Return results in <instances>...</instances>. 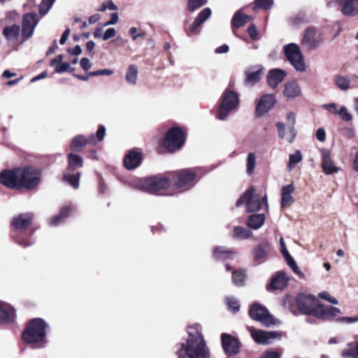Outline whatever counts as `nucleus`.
<instances>
[{
  "label": "nucleus",
  "instance_id": "nucleus-1",
  "mask_svg": "<svg viewBox=\"0 0 358 358\" xmlns=\"http://www.w3.org/2000/svg\"><path fill=\"white\" fill-rule=\"evenodd\" d=\"M188 338L177 351L178 358H209L210 352L200 324L188 327Z\"/></svg>",
  "mask_w": 358,
  "mask_h": 358
},
{
  "label": "nucleus",
  "instance_id": "nucleus-2",
  "mask_svg": "<svg viewBox=\"0 0 358 358\" xmlns=\"http://www.w3.org/2000/svg\"><path fill=\"white\" fill-rule=\"evenodd\" d=\"M45 328L46 324L43 320L33 319L22 332L23 341L34 348L44 347L46 336Z\"/></svg>",
  "mask_w": 358,
  "mask_h": 358
},
{
  "label": "nucleus",
  "instance_id": "nucleus-3",
  "mask_svg": "<svg viewBox=\"0 0 358 358\" xmlns=\"http://www.w3.org/2000/svg\"><path fill=\"white\" fill-rule=\"evenodd\" d=\"M296 302L301 313H341V310L338 308H326L311 294H300L297 296Z\"/></svg>",
  "mask_w": 358,
  "mask_h": 358
},
{
  "label": "nucleus",
  "instance_id": "nucleus-4",
  "mask_svg": "<svg viewBox=\"0 0 358 358\" xmlns=\"http://www.w3.org/2000/svg\"><path fill=\"white\" fill-rule=\"evenodd\" d=\"M170 184L171 182L167 178L158 176L135 178L129 182L131 187L148 193H155L160 189H166Z\"/></svg>",
  "mask_w": 358,
  "mask_h": 358
},
{
  "label": "nucleus",
  "instance_id": "nucleus-5",
  "mask_svg": "<svg viewBox=\"0 0 358 358\" xmlns=\"http://www.w3.org/2000/svg\"><path fill=\"white\" fill-rule=\"evenodd\" d=\"M244 204L247 212H255L261 209L263 205L267 209L268 207L267 196L265 194L261 196L257 193L254 187L248 189L237 201L236 206H240Z\"/></svg>",
  "mask_w": 358,
  "mask_h": 358
},
{
  "label": "nucleus",
  "instance_id": "nucleus-6",
  "mask_svg": "<svg viewBox=\"0 0 358 358\" xmlns=\"http://www.w3.org/2000/svg\"><path fill=\"white\" fill-rule=\"evenodd\" d=\"M68 157V168L63 174L62 181L77 189L79 187L80 173L79 172L73 173V171L83 166V160L81 157L73 153H70Z\"/></svg>",
  "mask_w": 358,
  "mask_h": 358
},
{
  "label": "nucleus",
  "instance_id": "nucleus-7",
  "mask_svg": "<svg viewBox=\"0 0 358 358\" xmlns=\"http://www.w3.org/2000/svg\"><path fill=\"white\" fill-rule=\"evenodd\" d=\"M239 103L238 95L236 92L227 89L222 94V101L219 107L217 118L224 121L227 120L230 113Z\"/></svg>",
  "mask_w": 358,
  "mask_h": 358
},
{
  "label": "nucleus",
  "instance_id": "nucleus-8",
  "mask_svg": "<svg viewBox=\"0 0 358 358\" xmlns=\"http://www.w3.org/2000/svg\"><path fill=\"white\" fill-rule=\"evenodd\" d=\"M19 188L33 189L40 182L41 173L34 167L18 168Z\"/></svg>",
  "mask_w": 358,
  "mask_h": 358
},
{
  "label": "nucleus",
  "instance_id": "nucleus-9",
  "mask_svg": "<svg viewBox=\"0 0 358 358\" xmlns=\"http://www.w3.org/2000/svg\"><path fill=\"white\" fill-rule=\"evenodd\" d=\"M283 52L287 59L296 71L303 72L306 64L299 46L296 43H289L283 47Z\"/></svg>",
  "mask_w": 358,
  "mask_h": 358
},
{
  "label": "nucleus",
  "instance_id": "nucleus-10",
  "mask_svg": "<svg viewBox=\"0 0 358 358\" xmlns=\"http://www.w3.org/2000/svg\"><path fill=\"white\" fill-rule=\"evenodd\" d=\"M185 141L184 132L178 128L169 129L164 140L163 145L169 152H176L180 150Z\"/></svg>",
  "mask_w": 358,
  "mask_h": 358
},
{
  "label": "nucleus",
  "instance_id": "nucleus-11",
  "mask_svg": "<svg viewBox=\"0 0 358 358\" xmlns=\"http://www.w3.org/2000/svg\"><path fill=\"white\" fill-rule=\"evenodd\" d=\"M329 8L341 6V12L345 16H355L358 14V0H330L327 3Z\"/></svg>",
  "mask_w": 358,
  "mask_h": 358
},
{
  "label": "nucleus",
  "instance_id": "nucleus-12",
  "mask_svg": "<svg viewBox=\"0 0 358 358\" xmlns=\"http://www.w3.org/2000/svg\"><path fill=\"white\" fill-rule=\"evenodd\" d=\"M323 42L321 33L313 27L307 28L301 40V43L307 49L312 50L317 48Z\"/></svg>",
  "mask_w": 358,
  "mask_h": 358
},
{
  "label": "nucleus",
  "instance_id": "nucleus-13",
  "mask_svg": "<svg viewBox=\"0 0 358 358\" xmlns=\"http://www.w3.org/2000/svg\"><path fill=\"white\" fill-rule=\"evenodd\" d=\"M221 343L223 350L227 357H233L240 352L241 342L238 338L229 334H221Z\"/></svg>",
  "mask_w": 358,
  "mask_h": 358
},
{
  "label": "nucleus",
  "instance_id": "nucleus-14",
  "mask_svg": "<svg viewBox=\"0 0 358 358\" xmlns=\"http://www.w3.org/2000/svg\"><path fill=\"white\" fill-rule=\"evenodd\" d=\"M38 23V15L34 13H27L23 16L21 34L23 41H27L33 36Z\"/></svg>",
  "mask_w": 358,
  "mask_h": 358
},
{
  "label": "nucleus",
  "instance_id": "nucleus-15",
  "mask_svg": "<svg viewBox=\"0 0 358 358\" xmlns=\"http://www.w3.org/2000/svg\"><path fill=\"white\" fill-rule=\"evenodd\" d=\"M177 180L175 182V186L185 191L191 188L194 185L196 173L194 171L189 169L182 170L177 173Z\"/></svg>",
  "mask_w": 358,
  "mask_h": 358
},
{
  "label": "nucleus",
  "instance_id": "nucleus-16",
  "mask_svg": "<svg viewBox=\"0 0 358 358\" xmlns=\"http://www.w3.org/2000/svg\"><path fill=\"white\" fill-rule=\"evenodd\" d=\"M251 336L256 343L262 345L270 344L273 340L280 339L281 335L278 331H265L262 330H255L253 327H248Z\"/></svg>",
  "mask_w": 358,
  "mask_h": 358
},
{
  "label": "nucleus",
  "instance_id": "nucleus-17",
  "mask_svg": "<svg viewBox=\"0 0 358 358\" xmlns=\"http://www.w3.org/2000/svg\"><path fill=\"white\" fill-rule=\"evenodd\" d=\"M276 103L275 97L272 94H264L257 103L256 114L262 117L271 110Z\"/></svg>",
  "mask_w": 358,
  "mask_h": 358
},
{
  "label": "nucleus",
  "instance_id": "nucleus-18",
  "mask_svg": "<svg viewBox=\"0 0 358 358\" xmlns=\"http://www.w3.org/2000/svg\"><path fill=\"white\" fill-rule=\"evenodd\" d=\"M0 183L11 189H19V172L17 169L2 171L0 173Z\"/></svg>",
  "mask_w": 358,
  "mask_h": 358
},
{
  "label": "nucleus",
  "instance_id": "nucleus-19",
  "mask_svg": "<svg viewBox=\"0 0 358 358\" xmlns=\"http://www.w3.org/2000/svg\"><path fill=\"white\" fill-rule=\"evenodd\" d=\"M289 278L284 271H279L273 276L270 282L267 285L266 289L268 291L282 289L288 285Z\"/></svg>",
  "mask_w": 358,
  "mask_h": 358
},
{
  "label": "nucleus",
  "instance_id": "nucleus-20",
  "mask_svg": "<svg viewBox=\"0 0 358 358\" xmlns=\"http://www.w3.org/2000/svg\"><path fill=\"white\" fill-rule=\"evenodd\" d=\"M33 219V215L29 213H22L13 217L11 224L12 226L18 231H24L31 224Z\"/></svg>",
  "mask_w": 358,
  "mask_h": 358
},
{
  "label": "nucleus",
  "instance_id": "nucleus-21",
  "mask_svg": "<svg viewBox=\"0 0 358 358\" xmlns=\"http://www.w3.org/2000/svg\"><path fill=\"white\" fill-rule=\"evenodd\" d=\"M322 168L325 174L335 173L338 171V169L334 165L331 160L330 152L327 150H322Z\"/></svg>",
  "mask_w": 358,
  "mask_h": 358
},
{
  "label": "nucleus",
  "instance_id": "nucleus-22",
  "mask_svg": "<svg viewBox=\"0 0 358 358\" xmlns=\"http://www.w3.org/2000/svg\"><path fill=\"white\" fill-rule=\"evenodd\" d=\"M264 74V69L260 67H252L245 71V85L253 86L260 80Z\"/></svg>",
  "mask_w": 358,
  "mask_h": 358
},
{
  "label": "nucleus",
  "instance_id": "nucleus-23",
  "mask_svg": "<svg viewBox=\"0 0 358 358\" xmlns=\"http://www.w3.org/2000/svg\"><path fill=\"white\" fill-rule=\"evenodd\" d=\"M63 55H58L50 62V66L54 67L57 73H63L66 71H73L74 69L71 67L70 63L63 62Z\"/></svg>",
  "mask_w": 358,
  "mask_h": 358
},
{
  "label": "nucleus",
  "instance_id": "nucleus-24",
  "mask_svg": "<svg viewBox=\"0 0 358 358\" xmlns=\"http://www.w3.org/2000/svg\"><path fill=\"white\" fill-rule=\"evenodd\" d=\"M286 72L279 69H271L267 76L268 84L272 88H275L285 78Z\"/></svg>",
  "mask_w": 358,
  "mask_h": 358
},
{
  "label": "nucleus",
  "instance_id": "nucleus-25",
  "mask_svg": "<svg viewBox=\"0 0 358 358\" xmlns=\"http://www.w3.org/2000/svg\"><path fill=\"white\" fill-rule=\"evenodd\" d=\"M87 143L91 145L96 144V141L95 140L94 135H91L88 139L83 135H78L72 140L71 143V150L73 151H79Z\"/></svg>",
  "mask_w": 358,
  "mask_h": 358
},
{
  "label": "nucleus",
  "instance_id": "nucleus-26",
  "mask_svg": "<svg viewBox=\"0 0 358 358\" xmlns=\"http://www.w3.org/2000/svg\"><path fill=\"white\" fill-rule=\"evenodd\" d=\"M252 320L259 322L266 327H278L281 324L280 320L275 318L273 315H250Z\"/></svg>",
  "mask_w": 358,
  "mask_h": 358
},
{
  "label": "nucleus",
  "instance_id": "nucleus-27",
  "mask_svg": "<svg viewBox=\"0 0 358 358\" xmlns=\"http://www.w3.org/2000/svg\"><path fill=\"white\" fill-rule=\"evenodd\" d=\"M141 154L136 151H130L124 157V164L127 169L132 170L137 168L141 163Z\"/></svg>",
  "mask_w": 358,
  "mask_h": 358
},
{
  "label": "nucleus",
  "instance_id": "nucleus-28",
  "mask_svg": "<svg viewBox=\"0 0 358 358\" xmlns=\"http://www.w3.org/2000/svg\"><path fill=\"white\" fill-rule=\"evenodd\" d=\"M301 94V90L297 81L292 80L285 83L283 91L284 96L288 99H294L299 96Z\"/></svg>",
  "mask_w": 358,
  "mask_h": 358
},
{
  "label": "nucleus",
  "instance_id": "nucleus-29",
  "mask_svg": "<svg viewBox=\"0 0 358 358\" xmlns=\"http://www.w3.org/2000/svg\"><path fill=\"white\" fill-rule=\"evenodd\" d=\"M276 127L278 131V137L281 139H285L288 143H292L296 134L295 128L288 127L286 129L285 124L282 122H278Z\"/></svg>",
  "mask_w": 358,
  "mask_h": 358
},
{
  "label": "nucleus",
  "instance_id": "nucleus-30",
  "mask_svg": "<svg viewBox=\"0 0 358 358\" xmlns=\"http://www.w3.org/2000/svg\"><path fill=\"white\" fill-rule=\"evenodd\" d=\"M211 15V10L209 8L203 9L193 23L189 26V30L192 33H196L199 26L203 24Z\"/></svg>",
  "mask_w": 358,
  "mask_h": 358
},
{
  "label": "nucleus",
  "instance_id": "nucleus-31",
  "mask_svg": "<svg viewBox=\"0 0 358 358\" xmlns=\"http://www.w3.org/2000/svg\"><path fill=\"white\" fill-rule=\"evenodd\" d=\"M211 15V10L209 8L203 9L193 23L189 26V30L192 33H196L199 26L203 24Z\"/></svg>",
  "mask_w": 358,
  "mask_h": 358
},
{
  "label": "nucleus",
  "instance_id": "nucleus-32",
  "mask_svg": "<svg viewBox=\"0 0 358 358\" xmlns=\"http://www.w3.org/2000/svg\"><path fill=\"white\" fill-rule=\"evenodd\" d=\"M20 34V27L18 24L6 26L3 29V34L8 41H16Z\"/></svg>",
  "mask_w": 358,
  "mask_h": 358
},
{
  "label": "nucleus",
  "instance_id": "nucleus-33",
  "mask_svg": "<svg viewBox=\"0 0 358 358\" xmlns=\"http://www.w3.org/2000/svg\"><path fill=\"white\" fill-rule=\"evenodd\" d=\"M294 190V187L292 184L287 185L284 186L282 188V194H281V206L282 207H286L289 206L294 201L293 197L292 196V193Z\"/></svg>",
  "mask_w": 358,
  "mask_h": 358
},
{
  "label": "nucleus",
  "instance_id": "nucleus-34",
  "mask_svg": "<svg viewBox=\"0 0 358 358\" xmlns=\"http://www.w3.org/2000/svg\"><path fill=\"white\" fill-rule=\"evenodd\" d=\"M333 82L342 91H347L352 88L351 80L348 76L337 74L334 76Z\"/></svg>",
  "mask_w": 358,
  "mask_h": 358
},
{
  "label": "nucleus",
  "instance_id": "nucleus-35",
  "mask_svg": "<svg viewBox=\"0 0 358 358\" xmlns=\"http://www.w3.org/2000/svg\"><path fill=\"white\" fill-rule=\"evenodd\" d=\"M138 70L136 65L131 64L128 66L125 80L129 86H135L137 84Z\"/></svg>",
  "mask_w": 358,
  "mask_h": 358
},
{
  "label": "nucleus",
  "instance_id": "nucleus-36",
  "mask_svg": "<svg viewBox=\"0 0 358 358\" xmlns=\"http://www.w3.org/2000/svg\"><path fill=\"white\" fill-rule=\"evenodd\" d=\"M251 19V16L243 14L241 10H238L232 18V27L236 28L241 27Z\"/></svg>",
  "mask_w": 358,
  "mask_h": 358
},
{
  "label": "nucleus",
  "instance_id": "nucleus-37",
  "mask_svg": "<svg viewBox=\"0 0 358 358\" xmlns=\"http://www.w3.org/2000/svg\"><path fill=\"white\" fill-rule=\"evenodd\" d=\"M265 221V216L264 214H255L248 217L247 224L253 229H259Z\"/></svg>",
  "mask_w": 358,
  "mask_h": 358
},
{
  "label": "nucleus",
  "instance_id": "nucleus-38",
  "mask_svg": "<svg viewBox=\"0 0 358 358\" xmlns=\"http://www.w3.org/2000/svg\"><path fill=\"white\" fill-rule=\"evenodd\" d=\"M269 250V245L267 242L261 243L255 249V259L261 262L266 257Z\"/></svg>",
  "mask_w": 358,
  "mask_h": 358
},
{
  "label": "nucleus",
  "instance_id": "nucleus-39",
  "mask_svg": "<svg viewBox=\"0 0 358 358\" xmlns=\"http://www.w3.org/2000/svg\"><path fill=\"white\" fill-rule=\"evenodd\" d=\"M336 315H307L306 321L309 324L317 323L325 320L331 321Z\"/></svg>",
  "mask_w": 358,
  "mask_h": 358
},
{
  "label": "nucleus",
  "instance_id": "nucleus-40",
  "mask_svg": "<svg viewBox=\"0 0 358 358\" xmlns=\"http://www.w3.org/2000/svg\"><path fill=\"white\" fill-rule=\"evenodd\" d=\"M234 254L223 247H216L213 250V257L216 259L232 258Z\"/></svg>",
  "mask_w": 358,
  "mask_h": 358
},
{
  "label": "nucleus",
  "instance_id": "nucleus-41",
  "mask_svg": "<svg viewBox=\"0 0 358 358\" xmlns=\"http://www.w3.org/2000/svg\"><path fill=\"white\" fill-rule=\"evenodd\" d=\"M70 210L71 208L69 206L62 208L59 215L55 216L49 220L50 225L52 227L58 225L64 217L68 216Z\"/></svg>",
  "mask_w": 358,
  "mask_h": 358
},
{
  "label": "nucleus",
  "instance_id": "nucleus-42",
  "mask_svg": "<svg viewBox=\"0 0 358 358\" xmlns=\"http://www.w3.org/2000/svg\"><path fill=\"white\" fill-rule=\"evenodd\" d=\"M252 235V231L243 227H235L231 236L235 238L245 239Z\"/></svg>",
  "mask_w": 358,
  "mask_h": 358
},
{
  "label": "nucleus",
  "instance_id": "nucleus-43",
  "mask_svg": "<svg viewBox=\"0 0 358 358\" xmlns=\"http://www.w3.org/2000/svg\"><path fill=\"white\" fill-rule=\"evenodd\" d=\"M302 154L300 150H296L294 154L289 156L288 171H291L302 160Z\"/></svg>",
  "mask_w": 358,
  "mask_h": 358
},
{
  "label": "nucleus",
  "instance_id": "nucleus-44",
  "mask_svg": "<svg viewBox=\"0 0 358 358\" xmlns=\"http://www.w3.org/2000/svg\"><path fill=\"white\" fill-rule=\"evenodd\" d=\"M246 275L243 271H236L233 272L232 281L236 286H243L245 283Z\"/></svg>",
  "mask_w": 358,
  "mask_h": 358
},
{
  "label": "nucleus",
  "instance_id": "nucleus-45",
  "mask_svg": "<svg viewBox=\"0 0 358 358\" xmlns=\"http://www.w3.org/2000/svg\"><path fill=\"white\" fill-rule=\"evenodd\" d=\"M256 164V156L255 153L250 152L246 159L247 173L251 175L255 170Z\"/></svg>",
  "mask_w": 358,
  "mask_h": 358
},
{
  "label": "nucleus",
  "instance_id": "nucleus-46",
  "mask_svg": "<svg viewBox=\"0 0 358 358\" xmlns=\"http://www.w3.org/2000/svg\"><path fill=\"white\" fill-rule=\"evenodd\" d=\"M225 303L229 310L233 312H237L239 310V301L236 298L233 296H227L225 298Z\"/></svg>",
  "mask_w": 358,
  "mask_h": 358
},
{
  "label": "nucleus",
  "instance_id": "nucleus-47",
  "mask_svg": "<svg viewBox=\"0 0 358 358\" xmlns=\"http://www.w3.org/2000/svg\"><path fill=\"white\" fill-rule=\"evenodd\" d=\"M55 0H43L39 6V12L41 15H46L52 6Z\"/></svg>",
  "mask_w": 358,
  "mask_h": 358
},
{
  "label": "nucleus",
  "instance_id": "nucleus-48",
  "mask_svg": "<svg viewBox=\"0 0 358 358\" xmlns=\"http://www.w3.org/2000/svg\"><path fill=\"white\" fill-rule=\"evenodd\" d=\"M206 3L207 0H189L187 4L188 10L191 12H194Z\"/></svg>",
  "mask_w": 358,
  "mask_h": 358
},
{
  "label": "nucleus",
  "instance_id": "nucleus-49",
  "mask_svg": "<svg viewBox=\"0 0 358 358\" xmlns=\"http://www.w3.org/2000/svg\"><path fill=\"white\" fill-rule=\"evenodd\" d=\"M273 4V0H255V8L267 10L271 8Z\"/></svg>",
  "mask_w": 358,
  "mask_h": 358
},
{
  "label": "nucleus",
  "instance_id": "nucleus-50",
  "mask_svg": "<svg viewBox=\"0 0 358 358\" xmlns=\"http://www.w3.org/2000/svg\"><path fill=\"white\" fill-rule=\"evenodd\" d=\"M249 313H269L266 307L259 303H254L251 306Z\"/></svg>",
  "mask_w": 358,
  "mask_h": 358
},
{
  "label": "nucleus",
  "instance_id": "nucleus-51",
  "mask_svg": "<svg viewBox=\"0 0 358 358\" xmlns=\"http://www.w3.org/2000/svg\"><path fill=\"white\" fill-rule=\"evenodd\" d=\"M343 358H358V344L355 348H351L342 352Z\"/></svg>",
  "mask_w": 358,
  "mask_h": 358
},
{
  "label": "nucleus",
  "instance_id": "nucleus-52",
  "mask_svg": "<svg viewBox=\"0 0 358 358\" xmlns=\"http://www.w3.org/2000/svg\"><path fill=\"white\" fill-rule=\"evenodd\" d=\"M248 33L253 40L258 41L260 39L259 31L255 24H252L249 26Z\"/></svg>",
  "mask_w": 358,
  "mask_h": 358
},
{
  "label": "nucleus",
  "instance_id": "nucleus-53",
  "mask_svg": "<svg viewBox=\"0 0 358 358\" xmlns=\"http://www.w3.org/2000/svg\"><path fill=\"white\" fill-rule=\"evenodd\" d=\"M15 309L10 304L0 301V313H14Z\"/></svg>",
  "mask_w": 358,
  "mask_h": 358
},
{
  "label": "nucleus",
  "instance_id": "nucleus-54",
  "mask_svg": "<svg viewBox=\"0 0 358 358\" xmlns=\"http://www.w3.org/2000/svg\"><path fill=\"white\" fill-rule=\"evenodd\" d=\"M340 117L345 122H349L352 120V115L348 112V109L345 106H342L338 110Z\"/></svg>",
  "mask_w": 358,
  "mask_h": 358
},
{
  "label": "nucleus",
  "instance_id": "nucleus-55",
  "mask_svg": "<svg viewBox=\"0 0 358 358\" xmlns=\"http://www.w3.org/2000/svg\"><path fill=\"white\" fill-rule=\"evenodd\" d=\"M108 9L110 10H117V7L111 0H108L106 2H103L101 5V7L98 10L104 12Z\"/></svg>",
  "mask_w": 358,
  "mask_h": 358
},
{
  "label": "nucleus",
  "instance_id": "nucleus-56",
  "mask_svg": "<svg viewBox=\"0 0 358 358\" xmlns=\"http://www.w3.org/2000/svg\"><path fill=\"white\" fill-rule=\"evenodd\" d=\"M15 320V315H0V324H12Z\"/></svg>",
  "mask_w": 358,
  "mask_h": 358
},
{
  "label": "nucleus",
  "instance_id": "nucleus-57",
  "mask_svg": "<svg viewBox=\"0 0 358 358\" xmlns=\"http://www.w3.org/2000/svg\"><path fill=\"white\" fill-rule=\"evenodd\" d=\"M113 74V71L111 69H104L101 70H97L95 71H92L89 73L90 76H110Z\"/></svg>",
  "mask_w": 358,
  "mask_h": 358
},
{
  "label": "nucleus",
  "instance_id": "nucleus-58",
  "mask_svg": "<svg viewBox=\"0 0 358 358\" xmlns=\"http://www.w3.org/2000/svg\"><path fill=\"white\" fill-rule=\"evenodd\" d=\"M106 134V128L103 125H99V129L96 131V136H94L95 140L96 141V143L99 141H101Z\"/></svg>",
  "mask_w": 358,
  "mask_h": 358
},
{
  "label": "nucleus",
  "instance_id": "nucleus-59",
  "mask_svg": "<svg viewBox=\"0 0 358 358\" xmlns=\"http://www.w3.org/2000/svg\"><path fill=\"white\" fill-rule=\"evenodd\" d=\"M336 320L339 322H343L347 324L358 322V315L355 317H341Z\"/></svg>",
  "mask_w": 358,
  "mask_h": 358
},
{
  "label": "nucleus",
  "instance_id": "nucleus-60",
  "mask_svg": "<svg viewBox=\"0 0 358 358\" xmlns=\"http://www.w3.org/2000/svg\"><path fill=\"white\" fill-rule=\"evenodd\" d=\"M286 120L287 122L288 127L295 128L294 125L296 123V117H295V114L293 112H289L287 114V115L286 117Z\"/></svg>",
  "mask_w": 358,
  "mask_h": 358
},
{
  "label": "nucleus",
  "instance_id": "nucleus-61",
  "mask_svg": "<svg viewBox=\"0 0 358 358\" xmlns=\"http://www.w3.org/2000/svg\"><path fill=\"white\" fill-rule=\"evenodd\" d=\"M322 108L327 109L329 113L334 115H338V113L337 105L334 103L324 104L322 106Z\"/></svg>",
  "mask_w": 358,
  "mask_h": 358
},
{
  "label": "nucleus",
  "instance_id": "nucleus-62",
  "mask_svg": "<svg viewBox=\"0 0 358 358\" xmlns=\"http://www.w3.org/2000/svg\"><path fill=\"white\" fill-rule=\"evenodd\" d=\"M116 31L114 28L108 29L103 34L102 38L103 41H107L115 35Z\"/></svg>",
  "mask_w": 358,
  "mask_h": 358
},
{
  "label": "nucleus",
  "instance_id": "nucleus-63",
  "mask_svg": "<svg viewBox=\"0 0 358 358\" xmlns=\"http://www.w3.org/2000/svg\"><path fill=\"white\" fill-rule=\"evenodd\" d=\"M80 64L85 71L89 70L92 66L90 59L86 57L81 59Z\"/></svg>",
  "mask_w": 358,
  "mask_h": 358
},
{
  "label": "nucleus",
  "instance_id": "nucleus-64",
  "mask_svg": "<svg viewBox=\"0 0 358 358\" xmlns=\"http://www.w3.org/2000/svg\"><path fill=\"white\" fill-rule=\"evenodd\" d=\"M261 358H280V355L275 351H266Z\"/></svg>",
  "mask_w": 358,
  "mask_h": 358
}]
</instances>
